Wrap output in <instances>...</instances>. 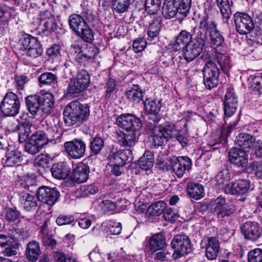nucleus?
<instances>
[{
  "mask_svg": "<svg viewBox=\"0 0 262 262\" xmlns=\"http://www.w3.org/2000/svg\"><path fill=\"white\" fill-rule=\"evenodd\" d=\"M201 245V248H205L206 256L208 260H213L217 257L220 249V244L216 237L204 238Z\"/></svg>",
  "mask_w": 262,
  "mask_h": 262,
  "instance_id": "nucleus-15",
  "label": "nucleus"
},
{
  "mask_svg": "<svg viewBox=\"0 0 262 262\" xmlns=\"http://www.w3.org/2000/svg\"><path fill=\"white\" fill-rule=\"evenodd\" d=\"M85 90V89L75 78L71 79L68 88L69 94H79Z\"/></svg>",
  "mask_w": 262,
  "mask_h": 262,
  "instance_id": "nucleus-49",
  "label": "nucleus"
},
{
  "mask_svg": "<svg viewBox=\"0 0 262 262\" xmlns=\"http://www.w3.org/2000/svg\"><path fill=\"white\" fill-rule=\"evenodd\" d=\"M203 48L192 42H190L188 46L182 50L184 59L188 62L193 61L200 55Z\"/></svg>",
  "mask_w": 262,
  "mask_h": 262,
  "instance_id": "nucleus-23",
  "label": "nucleus"
},
{
  "mask_svg": "<svg viewBox=\"0 0 262 262\" xmlns=\"http://www.w3.org/2000/svg\"><path fill=\"white\" fill-rule=\"evenodd\" d=\"M167 207L166 203L163 201H159L149 206L146 210L148 216H156L161 214Z\"/></svg>",
  "mask_w": 262,
  "mask_h": 262,
  "instance_id": "nucleus-33",
  "label": "nucleus"
},
{
  "mask_svg": "<svg viewBox=\"0 0 262 262\" xmlns=\"http://www.w3.org/2000/svg\"><path fill=\"white\" fill-rule=\"evenodd\" d=\"M42 147L37 143L31 141L30 139L29 142L26 143L25 149L26 152L31 155L38 153Z\"/></svg>",
  "mask_w": 262,
  "mask_h": 262,
  "instance_id": "nucleus-54",
  "label": "nucleus"
},
{
  "mask_svg": "<svg viewBox=\"0 0 262 262\" xmlns=\"http://www.w3.org/2000/svg\"><path fill=\"white\" fill-rule=\"evenodd\" d=\"M216 60L220 66L221 70L226 72L231 68V64L228 57L221 53L216 54Z\"/></svg>",
  "mask_w": 262,
  "mask_h": 262,
  "instance_id": "nucleus-47",
  "label": "nucleus"
},
{
  "mask_svg": "<svg viewBox=\"0 0 262 262\" xmlns=\"http://www.w3.org/2000/svg\"><path fill=\"white\" fill-rule=\"evenodd\" d=\"M69 25L70 29L84 41L91 43L94 39L92 30L84 19L80 15L72 14L69 16Z\"/></svg>",
  "mask_w": 262,
  "mask_h": 262,
  "instance_id": "nucleus-3",
  "label": "nucleus"
},
{
  "mask_svg": "<svg viewBox=\"0 0 262 262\" xmlns=\"http://www.w3.org/2000/svg\"><path fill=\"white\" fill-rule=\"evenodd\" d=\"M228 158L231 163L238 167L245 166L248 161V156L246 152L237 147H233L230 150Z\"/></svg>",
  "mask_w": 262,
  "mask_h": 262,
  "instance_id": "nucleus-16",
  "label": "nucleus"
},
{
  "mask_svg": "<svg viewBox=\"0 0 262 262\" xmlns=\"http://www.w3.org/2000/svg\"><path fill=\"white\" fill-rule=\"evenodd\" d=\"M20 106V100L17 95L13 92H8L1 102L0 108L4 115L14 117L18 114Z\"/></svg>",
  "mask_w": 262,
  "mask_h": 262,
  "instance_id": "nucleus-4",
  "label": "nucleus"
},
{
  "mask_svg": "<svg viewBox=\"0 0 262 262\" xmlns=\"http://www.w3.org/2000/svg\"><path fill=\"white\" fill-rule=\"evenodd\" d=\"M202 71L205 87L211 90L217 86L220 72L216 64L212 61H208L205 63Z\"/></svg>",
  "mask_w": 262,
  "mask_h": 262,
  "instance_id": "nucleus-5",
  "label": "nucleus"
},
{
  "mask_svg": "<svg viewBox=\"0 0 262 262\" xmlns=\"http://www.w3.org/2000/svg\"><path fill=\"white\" fill-rule=\"evenodd\" d=\"M171 245L175 250L172 254L174 259L183 256L192 251V246L189 237L185 235H177L172 239Z\"/></svg>",
  "mask_w": 262,
  "mask_h": 262,
  "instance_id": "nucleus-7",
  "label": "nucleus"
},
{
  "mask_svg": "<svg viewBox=\"0 0 262 262\" xmlns=\"http://www.w3.org/2000/svg\"><path fill=\"white\" fill-rule=\"evenodd\" d=\"M89 116V105L77 101L71 102L63 111L64 121L68 126L79 125L86 121Z\"/></svg>",
  "mask_w": 262,
  "mask_h": 262,
  "instance_id": "nucleus-1",
  "label": "nucleus"
},
{
  "mask_svg": "<svg viewBox=\"0 0 262 262\" xmlns=\"http://www.w3.org/2000/svg\"><path fill=\"white\" fill-rule=\"evenodd\" d=\"M93 52H94V55H90L87 54H78L76 57V60L81 66H86L89 64L90 61L95 58V56L99 53L98 48H95Z\"/></svg>",
  "mask_w": 262,
  "mask_h": 262,
  "instance_id": "nucleus-51",
  "label": "nucleus"
},
{
  "mask_svg": "<svg viewBox=\"0 0 262 262\" xmlns=\"http://www.w3.org/2000/svg\"><path fill=\"white\" fill-rule=\"evenodd\" d=\"M161 18L160 17H155L148 27L147 35L148 39L151 41L157 37L159 34L162 27Z\"/></svg>",
  "mask_w": 262,
  "mask_h": 262,
  "instance_id": "nucleus-34",
  "label": "nucleus"
},
{
  "mask_svg": "<svg viewBox=\"0 0 262 262\" xmlns=\"http://www.w3.org/2000/svg\"><path fill=\"white\" fill-rule=\"evenodd\" d=\"M60 196L59 191L55 188L41 186L36 191V196L38 201L49 206H53Z\"/></svg>",
  "mask_w": 262,
  "mask_h": 262,
  "instance_id": "nucleus-12",
  "label": "nucleus"
},
{
  "mask_svg": "<svg viewBox=\"0 0 262 262\" xmlns=\"http://www.w3.org/2000/svg\"><path fill=\"white\" fill-rule=\"evenodd\" d=\"M90 169L89 166L81 163L74 168L73 172V179L79 183L85 182L88 179Z\"/></svg>",
  "mask_w": 262,
  "mask_h": 262,
  "instance_id": "nucleus-27",
  "label": "nucleus"
},
{
  "mask_svg": "<svg viewBox=\"0 0 262 262\" xmlns=\"http://www.w3.org/2000/svg\"><path fill=\"white\" fill-rule=\"evenodd\" d=\"M27 81L28 77L26 76L21 75L16 77L15 86L20 94H22L24 86Z\"/></svg>",
  "mask_w": 262,
  "mask_h": 262,
  "instance_id": "nucleus-62",
  "label": "nucleus"
},
{
  "mask_svg": "<svg viewBox=\"0 0 262 262\" xmlns=\"http://www.w3.org/2000/svg\"><path fill=\"white\" fill-rule=\"evenodd\" d=\"M10 147L9 148L5 155V158H3V163L6 166L11 167L15 165H19L22 159L21 152L17 149H11Z\"/></svg>",
  "mask_w": 262,
  "mask_h": 262,
  "instance_id": "nucleus-18",
  "label": "nucleus"
},
{
  "mask_svg": "<svg viewBox=\"0 0 262 262\" xmlns=\"http://www.w3.org/2000/svg\"><path fill=\"white\" fill-rule=\"evenodd\" d=\"M37 40V38L29 34L22 32L18 45L20 46V50L25 51Z\"/></svg>",
  "mask_w": 262,
  "mask_h": 262,
  "instance_id": "nucleus-39",
  "label": "nucleus"
},
{
  "mask_svg": "<svg viewBox=\"0 0 262 262\" xmlns=\"http://www.w3.org/2000/svg\"><path fill=\"white\" fill-rule=\"evenodd\" d=\"M41 253L39 243L33 240L27 244L25 252L27 260L30 262H36Z\"/></svg>",
  "mask_w": 262,
  "mask_h": 262,
  "instance_id": "nucleus-24",
  "label": "nucleus"
},
{
  "mask_svg": "<svg viewBox=\"0 0 262 262\" xmlns=\"http://www.w3.org/2000/svg\"><path fill=\"white\" fill-rule=\"evenodd\" d=\"M146 111L154 116L153 120L155 122H158L160 119V116L158 115L160 110L161 105L159 103L157 104L154 100H146L144 102Z\"/></svg>",
  "mask_w": 262,
  "mask_h": 262,
  "instance_id": "nucleus-32",
  "label": "nucleus"
},
{
  "mask_svg": "<svg viewBox=\"0 0 262 262\" xmlns=\"http://www.w3.org/2000/svg\"><path fill=\"white\" fill-rule=\"evenodd\" d=\"M241 232L246 239L255 241L261 236L262 228L257 222L247 221L241 227Z\"/></svg>",
  "mask_w": 262,
  "mask_h": 262,
  "instance_id": "nucleus-14",
  "label": "nucleus"
},
{
  "mask_svg": "<svg viewBox=\"0 0 262 262\" xmlns=\"http://www.w3.org/2000/svg\"><path fill=\"white\" fill-rule=\"evenodd\" d=\"M113 9L118 13L126 12L130 4V0H112Z\"/></svg>",
  "mask_w": 262,
  "mask_h": 262,
  "instance_id": "nucleus-44",
  "label": "nucleus"
},
{
  "mask_svg": "<svg viewBox=\"0 0 262 262\" xmlns=\"http://www.w3.org/2000/svg\"><path fill=\"white\" fill-rule=\"evenodd\" d=\"M117 124L125 130L137 132L141 128L142 123L140 119L131 114H123L116 119Z\"/></svg>",
  "mask_w": 262,
  "mask_h": 262,
  "instance_id": "nucleus-9",
  "label": "nucleus"
},
{
  "mask_svg": "<svg viewBox=\"0 0 262 262\" xmlns=\"http://www.w3.org/2000/svg\"><path fill=\"white\" fill-rule=\"evenodd\" d=\"M38 98L41 112L46 114H49L54 103V98L53 94L50 93H46L38 95Z\"/></svg>",
  "mask_w": 262,
  "mask_h": 262,
  "instance_id": "nucleus-26",
  "label": "nucleus"
},
{
  "mask_svg": "<svg viewBox=\"0 0 262 262\" xmlns=\"http://www.w3.org/2000/svg\"><path fill=\"white\" fill-rule=\"evenodd\" d=\"M255 138L252 135L245 133H240L236 138L235 143L240 147L244 149H249L253 146Z\"/></svg>",
  "mask_w": 262,
  "mask_h": 262,
  "instance_id": "nucleus-30",
  "label": "nucleus"
},
{
  "mask_svg": "<svg viewBox=\"0 0 262 262\" xmlns=\"http://www.w3.org/2000/svg\"><path fill=\"white\" fill-rule=\"evenodd\" d=\"M104 146L103 140L99 137H95L90 142V148L94 155L99 154Z\"/></svg>",
  "mask_w": 262,
  "mask_h": 262,
  "instance_id": "nucleus-46",
  "label": "nucleus"
},
{
  "mask_svg": "<svg viewBox=\"0 0 262 262\" xmlns=\"http://www.w3.org/2000/svg\"><path fill=\"white\" fill-rule=\"evenodd\" d=\"M25 101L29 112L33 117L41 110L38 95L28 96L25 99Z\"/></svg>",
  "mask_w": 262,
  "mask_h": 262,
  "instance_id": "nucleus-31",
  "label": "nucleus"
},
{
  "mask_svg": "<svg viewBox=\"0 0 262 262\" xmlns=\"http://www.w3.org/2000/svg\"><path fill=\"white\" fill-rule=\"evenodd\" d=\"M209 28L211 44L216 47H222L225 44L224 37L217 29V24L214 20L210 21Z\"/></svg>",
  "mask_w": 262,
  "mask_h": 262,
  "instance_id": "nucleus-20",
  "label": "nucleus"
},
{
  "mask_svg": "<svg viewBox=\"0 0 262 262\" xmlns=\"http://www.w3.org/2000/svg\"><path fill=\"white\" fill-rule=\"evenodd\" d=\"M75 78L85 90L89 86L90 83V77L86 70H81L79 71Z\"/></svg>",
  "mask_w": 262,
  "mask_h": 262,
  "instance_id": "nucleus-50",
  "label": "nucleus"
},
{
  "mask_svg": "<svg viewBox=\"0 0 262 262\" xmlns=\"http://www.w3.org/2000/svg\"><path fill=\"white\" fill-rule=\"evenodd\" d=\"M176 0H165L162 7V15L167 19L174 17L178 12L179 13Z\"/></svg>",
  "mask_w": 262,
  "mask_h": 262,
  "instance_id": "nucleus-22",
  "label": "nucleus"
},
{
  "mask_svg": "<svg viewBox=\"0 0 262 262\" xmlns=\"http://www.w3.org/2000/svg\"><path fill=\"white\" fill-rule=\"evenodd\" d=\"M53 177L57 179H63L67 177L69 173V169L63 163H55L51 169Z\"/></svg>",
  "mask_w": 262,
  "mask_h": 262,
  "instance_id": "nucleus-29",
  "label": "nucleus"
},
{
  "mask_svg": "<svg viewBox=\"0 0 262 262\" xmlns=\"http://www.w3.org/2000/svg\"><path fill=\"white\" fill-rule=\"evenodd\" d=\"M233 19L236 30L240 34L246 35L253 30L255 24L248 13L236 12L233 15Z\"/></svg>",
  "mask_w": 262,
  "mask_h": 262,
  "instance_id": "nucleus-6",
  "label": "nucleus"
},
{
  "mask_svg": "<svg viewBox=\"0 0 262 262\" xmlns=\"http://www.w3.org/2000/svg\"><path fill=\"white\" fill-rule=\"evenodd\" d=\"M188 194L195 200L200 199L204 195V191L201 184L196 183H188L187 187Z\"/></svg>",
  "mask_w": 262,
  "mask_h": 262,
  "instance_id": "nucleus-35",
  "label": "nucleus"
},
{
  "mask_svg": "<svg viewBox=\"0 0 262 262\" xmlns=\"http://www.w3.org/2000/svg\"><path fill=\"white\" fill-rule=\"evenodd\" d=\"M192 36L190 33L186 30L181 31L176 37L172 48L174 51L183 50L191 42Z\"/></svg>",
  "mask_w": 262,
  "mask_h": 262,
  "instance_id": "nucleus-21",
  "label": "nucleus"
},
{
  "mask_svg": "<svg viewBox=\"0 0 262 262\" xmlns=\"http://www.w3.org/2000/svg\"><path fill=\"white\" fill-rule=\"evenodd\" d=\"M136 132L121 130L116 132V138L119 144L123 147H132L136 144Z\"/></svg>",
  "mask_w": 262,
  "mask_h": 262,
  "instance_id": "nucleus-17",
  "label": "nucleus"
},
{
  "mask_svg": "<svg viewBox=\"0 0 262 262\" xmlns=\"http://www.w3.org/2000/svg\"><path fill=\"white\" fill-rule=\"evenodd\" d=\"M175 129L173 123L170 122H166L159 126H155L152 130L153 144L155 146H162L165 139L174 138L181 144L182 147L187 145V138L181 134L173 135V132Z\"/></svg>",
  "mask_w": 262,
  "mask_h": 262,
  "instance_id": "nucleus-2",
  "label": "nucleus"
},
{
  "mask_svg": "<svg viewBox=\"0 0 262 262\" xmlns=\"http://www.w3.org/2000/svg\"><path fill=\"white\" fill-rule=\"evenodd\" d=\"M216 179L219 184H224L230 180V174L228 169H224L216 175Z\"/></svg>",
  "mask_w": 262,
  "mask_h": 262,
  "instance_id": "nucleus-58",
  "label": "nucleus"
},
{
  "mask_svg": "<svg viewBox=\"0 0 262 262\" xmlns=\"http://www.w3.org/2000/svg\"><path fill=\"white\" fill-rule=\"evenodd\" d=\"M20 200L24 208L28 211L35 209L37 206V202L35 197L30 194H22Z\"/></svg>",
  "mask_w": 262,
  "mask_h": 262,
  "instance_id": "nucleus-40",
  "label": "nucleus"
},
{
  "mask_svg": "<svg viewBox=\"0 0 262 262\" xmlns=\"http://www.w3.org/2000/svg\"><path fill=\"white\" fill-rule=\"evenodd\" d=\"M249 262H262V250L255 249L248 253Z\"/></svg>",
  "mask_w": 262,
  "mask_h": 262,
  "instance_id": "nucleus-55",
  "label": "nucleus"
},
{
  "mask_svg": "<svg viewBox=\"0 0 262 262\" xmlns=\"http://www.w3.org/2000/svg\"><path fill=\"white\" fill-rule=\"evenodd\" d=\"M74 220V217L71 215H59L56 220V222L59 226H62L67 224H70L72 223Z\"/></svg>",
  "mask_w": 262,
  "mask_h": 262,
  "instance_id": "nucleus-63",
  "label": "nucleus"
},
{
  "mask_svg": "<svg viewBox=\"0 0 262 262\" xmlns=\"http://www.w3.org/2000/svg\"><path fill=\"white\" fill-rule=\"evenodd\" d=\"M39 84L40 86L43 85L54 86L57 83V77L51 72H45L38 78Z\"/></svg>",
  "mask_w": 262,
  "mask_h": 262,
  "instance_id": "nucleus-37",
  "label": "nucleus"
},
{
  "mask_svg": "<svg viewBox=\"0 0 262 262\" xmlns=\"http://www.w3.org/2000/svg\"><path fill=\"white\" fill-rule=\"evenodd\" d=\"M210 21L207 16L203 17L199 23V27L193 29V33L191 34V42L204 48L207 39V32L209 33Z\"/></svg>",
  "mask_w": 262,
  "mask_h": 262,
  "instance_id": "nucleus-8",
  "label": "nucleus"
},
{
  "mask_svg": "<svg viewBox=\"0 0 262 262\" xmlns=\"http://www.w3.org/2000/svg\"><path fill=\"white\" fill-rule=\"evenodd\" d=\"M236 210V208L235 205L233 204L226 205L222 210L217 211V216L218 218L229 217L233 214Z\"/></svg>",
  "mask_w": 262,
  "mask_h": 262,
  "instance_id": "nucleus-52",
  "label": "nucleus"
},
{
  "mask_svg": "<svg viewBox=\"0 0 262 262\" xmlns=\"http://www.w3.org/2000/svg\"><path fill=\"white\" fill-rule=\"evenodd\" d=\"M154 157L153 154L146 151L139 160V166L142 169L147 170L151 168L154 165Z\"/></svg>",
  "mask_w": 262,
  "mask_h": 262,
  "instance_id": "nucleus-38",
  "label": "nucleus"
},
{
  "mask_svg": "<svg viewBox=\"0 0 262 262\" xmlns=\"http://www.w3.org/2000/svg\"><path fill=\"white\" fill-rule=\"evenodd\" d=\"M41 26L42 27V28H41L42 32L46 35L54 31L57 27V25L53 18H49L44 20Z\"/></svg>",
  "mask_w": 262,
  "mask_h": 262,
  "instance_id": "nucleus-48",
  "label": "nucleus"
},
{
  "mask_svg": "<svg viewBox=\"0 0 262 262\" xmlns=\"http://www.w3.org/2000/svg\"><path fill=\"white\" fill-rule=\"evenodd\" d=\"M49 157L46 155L40 154L36 156L34 159L36 165L43 167H48L50 163Z\"/></svg>",
  "mask_w": 262,
  "mask_h": 262,
  "instance_id": "nucleus-61",
  "label": "nucleus"
},
{
  "mask_svg": "<svg viewBox=\"0 0 262 262\" xmlns=\"http://www.w3.org/2000/svg\"><path fill=\"white\" fill-rule=\"evenodd\" d=\"M131 151L128 149L120 150L109 156L112 165L123 166L128 161L131 160Z\"/></svg>",
  "mask_w": 262,
  "mask_h": 262,
  "instance_id": "nucleus-19",
  "label": "nucleus"
},
{
  "mask_svg": "<svg viewBox=\"0 0 262 262\" xmlns=\"http://www.w3.org/2000/svg\"><path fill=\"white\" fill-rule=\"evenodd\" d=\"M20 212L16 207H6L4 211L5 219L9 223H12L19 219Z\"/></svg>",
  "mask_w": 262,
  "mask_h": 262,
  "instance_id": "nucleus-43",
  "label": "nucleus"
},
{
  "mask_svg": "<svg viewBox=\"0 0 262 262\" xmlns=\"http://www.w3.org/2000/svg\"><path fill=\"white\" fill-rule=\"evenodd\" d=\"M144 91L138 84L133 86L126 91L125 95L128 100L135 104L138 103L143 99Z\"/></svg>",
  "mask_w": 262,
  "mask_h": 262,
  "instance_id": "nucleus-28",
  "label": "nucleus"
},
{
  "mask_svg": "<svg viewBox=\"0 0 262 262\" xmlns=\"http://www.w3.org/2000/svg\"><path fill=\"white\" fill-rule=\"evenodd\" d=\"M30 139L42 147L49 142V139L46 136L45 131L41 130L35 132L31 136Z\"/></svg>",
  "mask_w": 262,
  "mask_h": 262,
  "instance_id": "nucleus-42",
  "label": "nucleus"
},
{
  "mask_svg": "<svg viewBox=\"0 0 262 262\" xmlns=\"http://www.w3.org/2000/svg\"><path fill=\"white\" fill-rule=\"evenodd\" d=\"M228 104H237V99L235 96L233 90L232 89H228L225 96L224 102Z\"/></svg>",
  "mask_w": 262,
  "mask_h": 262,
  "instance_id": "nucleus-64",
  "label": "nucleus"
},
{
  "mask_svg": "<svg viewBox=\"0 0 262 262\" xmlns=\"http://www.w3.org/2000/svg\"><path fill=\"white\" fill-rule=\"evenodd\" d=\"M64 147L68 155L74 159L83 157L86 151V144L81 139L75 138L64 143Z\"/></svg>",
  "mask_w": 262,
  "mask_h": 262,
  "instance_id": "nucleus-10",
  "label": "nucleus"
},
{
  "mask_svg": "<svg viewBox=\"0 0 262 262\" xmlns=\"http://www.w3.org/2000/svg\"><path fill=\"white\" fill-rule=\"evenodd\" d=\"M169 161L173 172L179 178L182 177L186 171H189L192 166L191 159L187 156H173Z\"/></svg>",
  "mask_w": 262,
  "mask_h": 262,
  "instance_id": "nucleus-11",
  "label": "nucleus"
},
{
  "mask_svg": "<svg viewBox=\"0 0 262 262\" xmlns=\"http://www.w3.org/2000/svg\"><path fill=\"white\" fill-rule=\"evenodd\" d=\"M98 191V187L94 184L81 186L80 188V193L83 197L88 196L90 194H94Z\"/></svg>",
  "mask_w": 262,
  "mask_h": 262,
  "instance_id": "nucleus-56",
  "label": "nucleus"
},
{
  "mask_svg": "<svg viewBox=\"0 0 262 262\" xmlns=\"http://www.w3.org/2000/svg\"><path fill=\"white\" fill-rule=\"evenodd\" d=\"M191 6V0H180L179 7V13L186 17L189 13Z\"/></svg>",
  "mask_w": 262,
  "mask_h": 262,
  "instance_id": "nucleus-53",
  "label": "nucleus"
},
{
  "mask_svg": "<svg viewBox=\"0 0 262 262\" xmlns=\"http://www.w3.org/2000/svg\"><path fill=\"white\" fill-rule=\"evenodd\" d=\"M61 48L59 45L55 44L51 46L47 51V55L52 59L58 58L60 55Z\"/></svg>",
  "mask_w": 262,
  "mask_h": 262,
  "instance_id": "nucleus-60",
  "label": "nucleus"
},
{
  "mask_svg": "<svg viewBox=\"0 0 262 262\" xmlns=\"http://www.w3.org/2000/svg\"><path fill=\"white\" fill-rule=\"evenodd\" d=\"M147 243L149 249L153 252L164 250L167 246L165 238L161 233H157L149 237Z\"/></svg>",
  "mask_w": 262,
  "mask_h": 262,
  "instance_id": "nucleus-25",
  "label": "nucleus"
},
{
  "mask_svg": "<svg viewBox=\"0 0 262 262\" xmlns=\"http://www.w3.org/2000/svg\"><path fill=\"white\" fill-rule=\"evenodd\" d=\"M251 188V184L249 180H238L228 183L224 187V191L227 194L232 195L244 194Z\"/></svg>",
  "mask_w": 262,
  "mask_h": 262,
  "instance_id": "nucleus-13",
  "label": "nucleus"
},
{
  "mask_svg": "<svg viewBox=\"0 0 262 262\" xmlns=\"http://www.w3.org/2000/svg\"><path fill=\"white\" fill-rule=\"evenodd\" d=\"M223 18L225 19V23L228 24V21L232 14V11L228 0H216Z\"/></svg>",
  "mask_w": 262,
  "mask_h": 262,
  "instance_id": "nucleus-36",
  "label": "nucleus"
},
{
  "mask_svg": "<svg viewBox=\"0 0 262 262\" xmlns=\"http://www.w3.org/2000/svg\"><path fill=\"white\" fill-rule=\"evenodd\" d=\"M25 51H26V55L33 59L39 57L43 53V49L38 40Z\"/></svg>",
  "mask_w": 262,
  "mask_h": 262,
  "instance_id": "nucleus-41",
  "label": "nucleus"
},
{
  "mask_svg": "<svg viewBox=\"0 0 262 262\" xmlns=\"http://www.w3.org/2000/svg\"><path fill=\"white\" fill-rule=\"evenodd\" d=\"M251 89L257 94L262 93V76H255L252 79Z\"/></svg>",
  "mask_w": 262,
  "mask_h": 262,
  "instance_id": "nucleus-57",
  "label": "nucleus"
},
{
  "mask_svg": "<svg viewBox=\"0 0 262 262\" xmlns=\"http://www.w3.org/2000/svg\"><path fill=\"white\" fill-rule=\"evenodd\" d=\"M46 136L49 139V141H52L59 137V134L58 131V127L54 125L47 127L45 131Z\"/></svg>",
  "mask_w": 262,
  "mask_h": 262,
  "instance_id": "nucleus-59",
  "label": "nucleus"
},
{
  "mask_svg": "<svg viewBox=\"0 0 262 262\" xmlns=\"http://www.w3.org/2000/svg\"><path fill=\"white\" fill-rule=\"evenodd\" d=\"M161 0H145V8L150 15L155 14L160 9Z\"/></svg>",
  "mask_w": 262,
  "mask_h": 262,
  "instance_id": "nucleus-45",
  "label": "nucleus"
}]
</instances>
